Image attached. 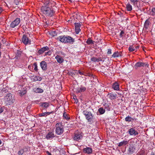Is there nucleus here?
<instances>
[{
  "instance_id": "5fc2aeb1",
  "label": "nucleus",
  "mask_w": 155,
  "mask_h": 155,
  "mask_svg": "<svg viewBox=\"0 0 155 155\" xmlns=\"http://www.w3.org/2000/svg\"><path fill=\"white\" fill-rule=\"evenodd\" d=\"M3 11V9L2 7H0V14Z\"/></svg>"
},
{
  "instance_id": "49530a36",
  "label": "nucleus",
  "mask_w": 155,
  "mask_h": 155,
  "mask_svg": "<svg viewBox=\"0 0 155 155\" xmlns=\"http://www.w3.org/2000/svg\"><path fill=\"white\" fill-rule=\"evenodd\" d=\"M75 73L74 72H70V73L69 72L68 75H71L72 77H73L75 75Z\"/></svg>"
},
{
  "instance_id": "5701e85b",
  "label": "nucleus",
  "mask_w": 155,
  "mask_h": 155,
  "mask_svg": "<svg viewBox=\"0 0 155 155\" xmlns=\"http://www.w3.org/2000/svg\"><path fill=\"white\" fill-rule=\"evenodd\" d=\"M107 96L111 100H114L116 99L117 95L116 94H113L112 93H109Z\"/></svg>"
},
{
  "instance_id": "6e6d98bb",
  "label": "nucleus",
  "mask_w": 155,
  "mask_h": 155,
  "mask_svg": "<svg viewBox=\"0 0 155 155\" xmlns=\"http://www.w3.org/2000/svg\"><path fill=\"white\" fill-rule=\"evenodd\" d=\"M46 153L48 154V155H52L51 153H50L48 151H47L46 152Z\"/></svg>"
},
{
  "instance_id": "6e6552de",
  "label": "nucleus",
  "mask_w": 155,
  "mask_h": 155,
  "mask_svg": "<svg viewBox=\"0 0 155 155\" xmlns=\"http://www.w3.org/2000/svg\"><path fill=\"white\" fill-rule=\"evenodd\" d=\"M149 64H145L143 62L140 61L137 62L134 65L135 68L137 69L138 67H144V66L148 67Z\"/></svg>"
},
{
  "instance_id": "864d4df0",
  "label": "nucleus",
  "mask_w": 155,
  "mask_h": 155,
  "mask_svg": "<svg viewBox=\"0 0 155 155\" xmlns=\"http://www.w3.org/2000/svg\"><path fill=\"white\" fill-rule=\"evenodd\" d=\"M4 110L2 107L0 108V114Z\"/></svg>"
},
{
  "instance_id": "ea45409f",
  "label": "nucleus",
  "mask_w": 155,
  "mask_h": 155,
  "mask_svg": "<svg viewBox=\"0 0 155 155\" xmlns=\"http://www.w3.org/2000/svg\"><path fill=\"white\" fill-rule=\"evenodd\" d=\"M105 109H106L107 110L109 111L110 110V106L108 104H105Z\"/></svg>"
},
{
  "instance_id": "de8ad7c7",
  "label": "nucleus",
  "mask_w": 155,
  "mask_h": 155,
  "mask_svg": "<svg viewBox=\"0 0 155 155\" xmlns=\"http://www.w3.org/2000/svg\"><path fill=\"white\" fill-rule=\"evenodd\" d=\"M107 54H111V49H108Z\"/></svg>"
},
{
  "instance_id": "e433bc0d",
  "label": "nucleus",
  "mask_w": 155,
  "mask_h": 155,
  "mask_svg": "<svg viewBox=\"0 0 155 155\" xmlns=\"http://www.w3.org/2000/svg\"><path fill=\"white\" fill-rule=\"evenodd\" d=\"M131 3L133 4L134 6L137 5V3L138 2V0H130Z\"/></svg>"
},
{
  "instance_id": "a19ab883",
  "label": "nucleus",
  "mask_w": 155,
  "mask_h": 155,
  "mask_svg": "<svg viewBox=\"0 0 155 155\" xmlns=\"http://www.w3.org/2000/svg\"><path fill=\"white\" fill-rule=\"evenodd\" d=\"M33 65L35 66L34 70L36 71H37L38 70V69L37 63L35 62L33 64Z\"/></svg>"
},
{
  "instance_id": "bf43d9fd",
  "label": "nucleus",
  "mask_w": 155,
  "mask_h": 155,
  "mask_svg": "<svg viewBox=\"0 0 155 155\" xmlns=\"http://www.w3.org/2000/svg\"><path fill=\"white\" fill-rule=\"evenodd\" d=\"M151 155H155V153L152 152L151 153Z\"/></svg>"
},
{
  "instance_id": "37998d69",
  "label": "nucleus",
  "mask_w": 155,
  "mask_h": 155,
  "mask_svg": "<svg viewBox=\"0 0 155 155\" xmlns=\"http://www.w3.org/2000/svg\"><path fill=\"white\" fill-rule=\"evenodd\" d=\"M37 76H33L31 78V80L34 81H37Z\"/></svg>"
},
{
  "instance_id": "dca6fc26",
  "label": "nucleus",
  "mask_w": 155,
  "mask_h": 155,
  "mask_svg": "<svg viewBox=\"0 0 155 155\" xmlns=\"http://www.w3.org/2000/svg\"><path fill=\"white\" fill-rule=\"evenodd\" d=\"M86 90V88L85 87L81 86L80 88L76 89V92L77 93L84 92Z\"/></svg>"
},
{
  "instance_id": "a878e982",
  "label": "nucleus",
  "mask_w": 155,
  "mask_h": 155,
  "mask_svg": "<svg viewBox=\"0 0 155 155\" xmlns=\"http://www.w3.org/2000/svg\"><path fill=\"white\" fill-rule=\"evenodd\" d=\"M150 24V22L149 20V19L147 20L144 23V28H145L146 29H147Z\"/></svg>"
},
{
  "instance_id": "680f3d73",
  "label": "nucleus",
  "mask_w": 155,
  "mask_h": 155,
  "mask_svg": "<svg viewBox=\"0 0 155 155\" xmlns=\"http://www.w3.org/2000/svg\"><path fill=\"white\" fill-rule=\"evenodd\" d=\"M75 101V102L77 103L78 101V100L77 99H76L75 100H74Z\"/></svg>"
},
{
  "instance_id": "c9c22d12",
  "label": "nucleus",
  "mask_w": 155,
  "mask_h": 155,
  "mask_svg": "<svg viewBox=\"0 0 155 155\" xmlns=\"http://www.w3.org/2000/svg\"><path fill=\"white\" fill-rule=\"evenodd\" d=\"M35 92L37 93H42L43 92V90L40 88L38 87L35 91Z\"/></svg>"
},
{
  "instance_id": "72a5a7b5",
  "label": "nucleus",
  "mask_w": 155,
  "mask_h": 155,
  "mask_svg": "<svg viewBox=\"0 0 155 155\" xmlns=\"http://www.w3.org/2000/svg\"><path fill=\"white\" fill-rule=\"evenodd\" d=\"M127 10L128 11H131L132 10V7L131 5L129 3H128L126 5Z\"/></svg>"
},
{
  "instance_id": "4468645a",
  "label": "nucleus",
  "mask_w": 155,
  "mask_h": 155,
  "mask_svg": "<svg viewBox=\"0 0 155 155\" xmlns=\"http://www.w3.org/2000/svg\"><path fill=\"white\" fill-rule=\"evenodd\" d=\"M40 65L43 70L45 71L47 69V64L45 61H41L40 62Z\"/></svg>"
},
{
  "instance_id": "b1692460",
  "label": "nucleus",
  "mask_w": 155,
  "mask_h": 155,
  "mask_svg": "<svg viewBox=\"0 0 155 155\" xmlns=\"http://www.w3.org/2000/svg\"><path fill=\"white\" fill-rule=\"evenodd\" d=\"M128 143V141L124 140L117 144L119 147H120L123 146H125Z\"/></svg>"
},
{
  "instance_id": "bb28decb",
  "label": "nucleus",
  "mask_w": 155,
  "mask_h": 155,
  "mask_svg": "<svg viewBox=\"0 0 155 155\" xmlns=\"http://www.w3.org/2000/svg\"><path fill=\"white\" fill-rule=\"evenodd\" d=\"M22 52L18 50L16 53L15 58L16 59H19L21 56Z\"/></svg>"
},
{
  "instance_id": "473e14b6",
  "label": "nucleus",
  "mask_w": 155,
  "mask_h": 155,
  "mask_svg": "<svg viewBox=\"0 0 155 155\" xmlns=\"http://www.w3.org/2000/svg\"><path fill=\"white\" fill-rule=\"evenodd\" d=\"M100 114H104L105 112V110L103 107H101L98 110Z\"/></svg>"
},
{
  "instance_id": "09e8293b",
  "label": "nucleus",
  "mask_w": 155,
  "mask_h": 155,
  "mask_svg": "<svg viewBox=\"0 0 155 155\" xmlns=\"http://www.w3.org/2000/svg\"><path fill=\"white\" fill-rule=\"evenodd\" d=\"M37 81H41L42 80V78L40 77L37 76Z\"/></svg>"
},
{
  "instance_id": "0eeeda50",
  "label": "nucleus",
  "mask_w": 155,
  "mask_h": 155,
  "mask_svg": "<svg viewBox=\"0 0 155 155\" xmlns=\"http://www.w3.org/2000/svg\"><path fill=\"white\" fill-rule=\"evenodd\" d=\"M82 137V135L80 132H76L74 134L73 139L75 140L78 141L81 139Z\"/></svg>"
},
{
  "instance_id": "c85d7f7f",
  "label": "nucleus",
  "mask_w": 155,
  "mask_h": 155,
  "mask_svg": "<svg viewBox=\"0 0 155 155\" xmlns=\"http://www.w3.org/2000/svg\"><path fill=\"white\" fill-rule=\"evenodd\" d=\"M26 93V89L23 88L22 90H21L20 91V92H19L20 96H21L25 94Z\"/></svg>"
},
{
  "instance_id": "603ef678",
  "label": "nucleus",
  "mask_w": 155,
  "mask_h": 155,
  "mask_svg": "<svg viewBox=\"0 0 155 155\" xmlns=\"http://www.w3.org/2000/svg\"><path fill=\"white\" fill-rule=\"evenodd\" d=\"M78 73L81 75H82L84 74L83 72L81 71L80 70H79L78 71Z\"/></svg>"
},
{
  "instance_id": "f8f14e48",
  "label": "nucleus",
  "mask_w": 155,
  "mask_h": 155,
  "mask_svg": "<svg viewBox=\"0 0 155 155\" xmlns=\"http://www.w3.org/2000/svg\"><path fill=\"white\" fill-rule=\"evenodd\" d=\"M74 24L75 27L76 33L77 34H78L81 31V30L80 29V28L81 27V25L79 23H75Z\"/></svg>"
},
{
  "instance_id": "1a4fd4ad",
  "label": "nucleus",
  "mask_w": 155,
  "mask_h": 155,
  "mask_svg": "<svg viewBox=\"0 0 155 155\" xmlns=\"http://www.w3.org/2000/svg\"><path fill=\"white\" fill-rule=\"evenodd\" d=\"M129 134L130 135H136L138 134V133L134 128H132L128 130Z\"/></svg>"
},
{
  "instance_id": "69168bd1",
  "label": "nucleus",
  "mask_w": 155,
  "mask_h": 155,
  "mask_svg": "<svg viewBox=\"0 0 155 155\" xmlns=\"http://www.w3.org/2000/svg\"><path fill=\"white\" fill-rule=\"evenodd\" d=\"M1 140H0V144H1Z\"/></svg>"
},
{
  "instance_id": "393cba45",
  "label": "nucleus",
  "mask_w": 155,
  "mask_h": 155,
  "mask_svg": "<svg viewBox=\"0 0 155 155\" xmlns=\"http://www.w3.org/2000/svg\"><path fill=\"white\" fill-rule=\"evenodd\" d=\"M39 104L40 106L42 107L45 109H47L49 105V103L47 102H41Z\"/></svg>"
},
{
  "instance_id": "aec40b11",
  "label": "nucleus",
  "mask_w": 155,
  "mask_h": 155,
  "mask_svg": "<svg viewBox=\"0 0 155 155\" xmlns=\"http://www.w3.org/2000/svg\"><path fill=\"white\" fill-rule=\"evenodd\" d=\"M112 88L114 90L118 91L120 89L119 84L117 82H115L113 84L112 86Z\"/></svg>"
},
{
  "instance_id": "423d86ee",
  "label": "nucleus",
  "mask_w": 155,
  "mask_h": 155,
  "mask_svg": "<svg viewBox=\"0 0 155 155\" xmlns=\"http://www.w3.org/2000/svg\"><path fill=\"white\" fill-rule=\"evenodd\" d=\"M20 22V18H17L12 22L10 25V27L12 28H14L18 26Z\"/></svg>"
},
{
  "instance_id": "ddd939ff",
  "label": "nucleus",
  "mask_w": 155,
  "mask_h": 155,
  "mask_svg": "<svg viewBox=\"0 0 155 155\" xmlns=\"http://www.w3.org/2000/svg\"><path fill=\"white\" fill-rule=\"evenodd\" d=\"M49 50V48L47 46L44 47L40 49L38 52V53L39 54H41L46 51H48Z\"/></svg>"
},
{
  "instance_id": "cd10ccee",
  "label": "nucleus",
  "mask_w": 155,
  "mask_h": 155,
  "mask_svg": "<svg viewBox=\"0 0 155 155\" xmlns=\"http://www.w3.org/2000/svg\"><path fill=\"white\" fill-rule=\"evenodd\" d=\"M134 119H135V120H136V119H135V118L134 119L132 118L131 117L128 116L125 118V120L126 122H129L131 121L132 120H133Z\"/></svg>"
},
{
  "instance_id": "c03bdc74",
  "label": "nucleus",
  "mask_w": 155,
  "mask_h": 155,
  "mask_svg": "<svg viewBox=\"0 0 155 155\" xmlns=\"http://www.w3.org/2000/svg\"><path fill=\"white\" fill-rule=\"evenodd\" d=\"M152 15H155V8H153L151 11Z\"/></svg>"
},
{
  "instance_id": "7c9ffc66",
  "label": "nucleus",
  "mask_w": 155,
  "mask_h": 155,
  "mask_svg": "<svg viewBox=\"0 0 155 155\" xmlns=\"http://www.w3.org/2000/svg\"><path fill=\"white\" fill-rule=\"evenodd\" d=\"M94 42L90 38H89L87 39L86 43L88 45H93L94 44Z\"/></svg>"
},
{
  "instance_id": "0e129e2a",
  "label": "nucleus",
  "mask_w": 155,
  "mask_h": 155,
  "mask_svg": "<svg viewBox=\"0 0 155 155\" xmlns=\"http://www.w3.org/2000/svg\"><path fill=\"white\" fill-rule=\"evenodd\" d=\"M37 102H39V101L37 100V101H36V102H37Z\"/></svg>"
},
{
  "instance_id": "e2e57ef3",
  "label": "nucleus",
  "mask_w": 155,
  "mask_h": 155,
  "mask_svg": "<svg viewBox=\"0 0 155 155\" xmlns=\"http://www.w3.org/2000/svg\"><path fill=\"white\" fill-rule=\"evenodd\" d=\"M1 52H0V57H1Z\"/></svg>"
},
{
  "instance_id": "f704fd0d",
  "label": "nucleus",
  "mask_w": 155,
  "mask_h": 155,
  "mask_svg": "<svg viewBox=\"0 0 155 155\" xmlns=\"http://www.w3.org/2000/svg\"><path fill=\"white\" fill-rule=\"evenodd\" d=\"M120 56V53L118 52H115L112 55V57L113 58L118 57Z\"/></svg>"
},
{
  "instance_id": "9d476101",
  "label": "nucleus",
  "mask_w": 155,
  "mask_h": 155,
  "mask_svg": "<svg viewBox=\"0 0 155 155\" xmlns=\"http://www.w3.org/2000/svg\"><path fill=\"white\" fill-rule=\"evenodd\" d=\"M54 137L55 135L53 131L49 132L46 136V138L48 140L52 139Z\"/></svg>"
},
{
  "instance_id": "412c9836",
  "label": "nucleus",
  "mask_w": 155,
  "mask_h": 155,
  "mask_svg": "<svg viewBox=\"0 0 155 155\" xmlns=\"http://www.w3.org/2000/svg\"><path fill=\"white\" fill-rule=\"evenodd\" d=\"M66 36H60L57 38L58 40L59 41L65 43Z\"/></svg>"
},
{
  "instance_id": "4d7b16f0",
  "label": "nucleus",
  "mask_w": 155,
  "mask_h": 155,
  "mask_svg": "<svg viewBox=\"0 0 155 155\" xmlns=\"http://www.w3.org/2000/svg\"><path fill=\"white\" fill-rule=\"evenodd\" d=\"M134 48L135 49H136V50L137 49H138L139 48V46H134Z\"/></svg>"
},
{
  "instance_id": "79ce46f5",
  "label": "nucleus",
  "mask_w": 155,
  "mask_h": 155,
  "mask_svg": "<svg viewBox=\"0 0 155 155\" xmlns=\"http://www.w3.org/2000/svg\"><path fill=\"white\" fill-rule=\"evenodd\" d=\"M124 31H121L120 33V37H121V38H123L124 37Z\"/></svg>"
},
{
  "instance_id": "a211bd4d",
  "label": "nucleus",
  "mask_w": 155,
  "mask_h": 155,
  "mask_svg": "<svg viewBox=\"0 0 155 155\" xmlns=\"http://www.w3.org/2000/svg\"><path fill=\"white\" fill-rule=\"evenodd\" d=\"M65 39V43H72L74 41V39L68 36H66Z\"/></svg>"
},
{
  "instance_id": "3c124183",
  "label": "nucleus",
  "mask_w": 155,
  "mask_h": 155,
  "mask_svg": "<svg viewBox=\"0 0 155 155\" xmlns=\"http://www.w3.org/2000/svg\"><path fill=\"white\" fill-rule=\"evenodd\" d=\"M51 54V52L50 51H49L45 53V55H50Z\"/></svg>"
},
{
  "instance_id": "a18cd8bd",
  "label": "nucleus",
  "mask_w": 155,
  "mask_h": 155,
  "mask_svg": "<svg viewBox=\"0 0 155 155\" xmlns=\"http://www.w3.org/2000/svg\"><path fill=\"white\" fill-rule=\"evenodd\" d=\"M54 113V111H52L50 112H46V116H47L48 115H49L51 114H52Z\"/></svg>"
},
{
  "instance_id": "052dcab7",
  "label": "nucleus",
  "mask_w": 155,
  "mask_h": 155,
  "mask_svg": "<svg viewBox=\"0 0 155 155\" xmlns=\"http://www.w3.org/2000/svg\"><path fill=\"white\" fill-rule=\"evenodd\" d=\"M73 98L74 99V100H75L76 99H77V97H76V96H74L73 97Z\"/></svg>"
},
{
  "instance_id": "4c0bfd02",
  "label": "nucleus",
  "mask_w": 155,
  "mask_h": 155,
  "mask_svg": "<svg viewBox=\"0 0 155 155\" xmlns=\"http://www.w3.org/2000/svg\"><path fill=\"white\" fill-rule=\"evenodd\" d=\"M38 116L39 117H47L46 112L39 114Z\"/></svg>"
},
{
  "instance_id": "f3484780",
  "label": "nucleus",
  "mask_w": 155,
  "mask_h": 155,
  "mask_svg": "<svg viewBox=\"0 0 155 155\" xmlns=\"http://www.w3.org/2000/svg\"><path fill=\"white\" fill-rule=\"evenodd\" d=\"M135 147L133 144L130 145L128 150L130 154H132L134 152Z\"/></svg>"
},
{
  "instance_id": "2eb2a0df",
  "label": "nucleus",
  "mask_w": 155,
  "mask_h": 155,
  "mask_svg": "<svg viewBox=\"0 0 155 155\" xmlns=\"http://www.w3.org/2000/svg\"><path fill=\"white\" fill-rule=\"evenodd\" d=\"M83 152L85 153H87L88 154H90L92 153L93 150L92 148L89 147H86L83 149Z\"/></svg>"
},
{
  "instance_id": "39448f33",
  "label": "nucleus",
  "mask_w": 155,
  "mask_h": 155,
  "mask_svg": "<svg viewBox=\"0 0 155 155\" xmlns=\"http://www.w3.org/2000/svg\"><path fill=\"white\" fill-rule=\"evenodd\" d=\"M22 42L25 45L31 44V40L26 35H24L21 39Z\"/></svg>"
},
{
  "instance_id": "c756f323",
  "label": "nucleus",
  "mask_w": 155,
  "mask_h": 155,
  "mask_svg": "<svg viewBox=\"0 0 155 155\" xmlns=\"http://www.w3.org/2000/svg\"><path fill=\"white\" fill-rule=\"evenodd\" d=\"M63 117L64 119L68 120H69L70 119V117L68 116V114L65 112L63 113Z\"/></svg>"
},
{
  "instance_id": "338daca9",
  "label": "nucleus",
  "mask_w": 155,
  "mask_h": 155,
  "mask_svg": "<svg viewBox=\"0 0 155 155\" xmlns=\"http://www.w3.org/2000/svg\"><path fill=\"white\" fill-rule=\"evenodd\" d=\"M30 67H31L30 66H28V68L29 69V68Z\"/></svg>"
},
{
  "instance_id": "6ab92c4d",
  "label": "nucleus",
  "mask_w": 155,
  "mask_h": 155,
  "mask_svg": "<svg viewBox=\"0 0 155 155\" xmlns=\"http://www.w3.org/2000/svg\"><path fill=\"white\" fill-rule=\"evenodd\" d=\"M55 58L57 60V62L60 64L62 63L64 61V59L62 57L58 55H57L55 57Z\"/></svg>"
},
{
  "instance_id": "9b49d317",
  "label": "nucleus",
  "mask_w": 155,
  "mask_h": 155,
  "mask_svg": "<svg viewBox=\"0 0 155 155\" xmlns=\"http://www.w3.org/2000/svg\"><path fill=\"white\" fill-rule=\"evenodd\" d=\"M55 3L53 2H50L49 0L44 1V5L42 7H48L52 6V4L54 5Z\"/></svg>"
},
{
  "instance_id": "7ed1b4c3",
  "label": "nucleus",
  "mask_w": 155,
  "mask_h": 155,
  "mask_svg": "<svg viewBox=\"0 0 155 155\" xmlns=\"http://www.w3.org/2000/svg\"><path fill=\"white\" fill-rule=\"evenodd\" d=\"M83 113L85 116L86 119L87 120L89 124H92L93 123V116L91 112L85 110H84Z\"/></svg>"
},
{
  "instance_id": "f257e3e1",
  "label": "nucleus",
  "mask_w": 155,
  "mask_h": 155,
  "mask_svg": "<svg viewBox=\"0 0 155 155\" xmlns=\"http://www.w3.org/2000/svg\"><path fill=\"white\" fill-rule=\"evenodd\" d=\"M41 10L43 14L46 16L49 17H52L54 15L55 12V11L54 10L52 7H41Z\"/></svg>"
},
{
  "instance_id": "f03ea898",
  "label": "nucleus",
  "mask_w": 155,
  "mask_h": 155,
  "mask_svg": "<svg viewBox=\"0 0 155 155\" xmlns=\"http://www.w3.org/2000/svg\"><path fill=\"white\" fill-rule=\"evenodd\" d=\"M55 133L58 135H61L64 132V126L61 122H58L55 125Z\"/></svg>"
},
{
  "instance_id": "4be33fe9",
  "label": "nucleus",
  "mask_w": 155,
  "mask_h": 155,
  "mask_svg": "<svg viewBox=\"0 0 155 155\" xmlns=\"http://www.w3.org/2000/svg\"><path fill=\"white\" fill-rule=\"evenodd\" d=\"M91 60L92 61L94 62H98L102 61V58L100 57H99L98 58L93 57L91 58Z\"/></svg>"
},
{
  "instance_id": "20e7f679",
  "label": "nucleus",
  "mask_w": 155,
  "mask_h": 155,
  "mask_svg": "<svg viewBox=\"0 0 155 155\" xmlns=\"http://www.w3.org/2000/svg\"><path fill=\"white\" fill-rule=\"evenodd\" d=\"M12 94L9 93L7 94L5 97V100L6 103V105H10L11 103H14L15 100L13 98Z\"/></svg>"
},
{
  "instance_id": "8fccbe9b",
  "label": "nucleus",
  "mask_w": 155,
  "mask_h": 155,
  "mask_svg": "<svg viewBox=\"0 0 155 155\" xmlns=\"http://www.w3.org/2000/svg\"><path fill=\"white\" fill-rule=\"evenodd\" d=\"M59 54L60 55H62L64 56L65 55V54L64 53L61 51L59 52Z\"/></svg>"
},
{
  "instance_id": "58836bf2",
  "label": "nucleus",
  "mask_w": 155,
  "mask_h": 155,
  "mask_svg": "<svg viewBox=\"0 0 155 155\" xmlns=\"http://www.w3.org/2000/svg\"><path fill=\"white\" fill-rule=\"evenodd\" d=\"M24 152V150L23 149H21L18 151V153L19 155H22L23 154Z\"/></svg>"
},
{
  "instance_id": "13d9d810",
  "label": "nucleus",
  "mask_w": 155,
  "mask_h": 155,
  "mask_svg": "<svg viewBox=\"0 0 155 155\" xmlns=\"http://www.w3.org/2000/svg\"><path fill=\"white\" fill-rule=\"evenodd\" d=\"M55 32H56L55 31L52 32V34L53 35V36H54L55 35Z\"/></svg>"
},
{
  "instance_id": "2f4dec72",
  "label": "nucleus",
  "mask_w": 155,
  "mask_h": 155,
  "mask_svg": "<svg viewBox=\"0 0 155 155\" xmlns=\"http://www.w3.org/2000/svg\"><path fill=\"white\" fill-rule=\"evenodd\" d=\"M128 50L130 52L136 51V49L134 47V46L133 45L130 46L129 47Z\"/></svg>"
}]
</instances>
